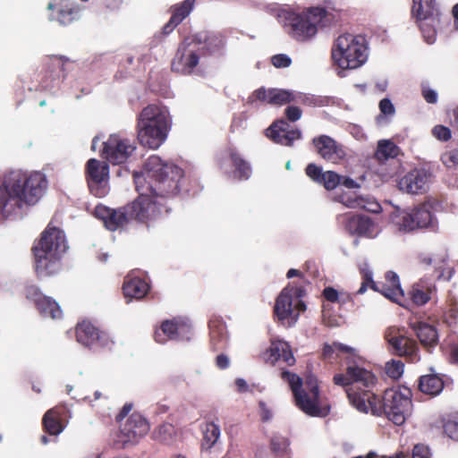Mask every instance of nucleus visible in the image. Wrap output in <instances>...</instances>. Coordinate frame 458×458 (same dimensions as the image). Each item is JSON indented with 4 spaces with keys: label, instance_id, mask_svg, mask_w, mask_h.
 <instances>
[{
    "label": "nucleus",
    "instance_id": "1",
    "mask_svg": "<svg viewBox=\"0 0 458 458\" xmlns=\"http://www.w3.org/2000/svg\"><path fill=\"white\" fill-rule=\"evenodd\" d=\"M323 356L327 360H344L345 372L335 374L333 381L345 389L351 404L359 411L378 415L383 409L388 420L398 426L403 425L411 414V391L404 386L386 390L381 407L380 399L371 392L376 377L370 370L362 368V358L352 347L337 342L326 344Z\"/></svg>",
    "mask_w": 458,
    "mask_h": 458
},
{
    "label": "nucleus",
    "instance_id": "2",
    "mask_svg": "<svg viewBox=\"0 0 458 458\" xmlns=\"http://www.w3.org/2000/svg\"><path fill=\"white\" fill-rule=\"evenodd\" d=\"M183 171L175 164L150 156L141 172L133 174L139 198L127 205L131 219L148 223L166 215L168 209L154 200V197H168L180 191Z\"/></svg>",
    "mask_w": 458,
    "mask_h": 458
},
{
    "label": "nucleus",
    "instance_id": "3",
    "mask_svg": "<svg viewBox=\"0 0 458 458\" xmlns=\"http://www.w3.org/2000/svg\"><path fill=\"white\" fill-rule=\"evenodd\" d=\"M47 188V180L43 173L8 171L0 183V216L4 218L21 216L26 207L38 202Z\"/></svg>",
    "mask_w": 458,
    "mask_h": 458
},
{
    "label": "nucleus",
    "instance_id": "4",
    "mask_svg": "<svg viewBox=\"0 0 458 458\" xmlns=\"http://www.w3.org/2000/svg\"><path fill=\"white\" fill-rule=\"evenodd\" d=\"M276 16L287 33L301 42L314 38L318 32V27L327 26L333 19V15L321 7H311L301 13L278 8Z\"/></svg>",
    "mask_w": 458,
    "mask_h": 458
},
{
    "label": "nucleus",
    "instance_id": "5",
    "mask_svg": "<svg viewBox=\"0 0 458 458\" xmlns=\"http://www.w3.org/2000/svg\"><path fill=\"white\" fill-rule=\"evenodd\" d=\"M67 249L64 231L48 225L33 248L38 276H47L55 274L60 269L61 259Z\"/></svg>",
    "mask_w": 458,
    "mask_h": 458
},
{
    "label": "nucleus",
    "instance_id": "6",
    "mask_svg": "<svg viewBox=\"0 0 458 458\" xmlns=\"http://www.w3.org/2000/svg\"><path fill=\"white\" fill-rule=\"evenodd\" d=\"M221 46V38L209 36L207 32L187 37L177 50L172 62V69L179 73L190 74L201 58L215 52Z\"/></svg>",
    "mask_w": 458,
    "mask_h": 458
},
{
    "label": "nucleus",
    "instance_id": "7",
    "mask_svg": "<svg viewBox=\"0 0 458 458\" xmlns=\"http://www.w3.org/2000/svg\"><path fill=\"white\" fill-rule=\"evenodd\" d=\"M172 120L168 109L159 105H148L138 117V139L149 148H159L166 140Z\"/></svg>",
    "mask_w": 458,
    "mask_h": 458
},
{
    "label": "nucleus",
    "instance_id": "8",
    "mask_svg": "<svg viewBox=\"0 0 458 458\" xmlns=\"http://www.w3.org/2000/svg\"><path fill=\"white\" fill-rule=\"evenodd\" d=\"M282 378L293 392L297 407L310 416H325L327 409L321 408L318 379L308 375L303 381L297 374L284 370Z\"/></svg>",
    "mask_w": 458,
    "mask_h": 458
},
{
    "label": "nucleus",
    "instance_id": "9",
    "mask_svg": "<svg viewBox=\"0 0 458 458\" xmlns=\"http://www.w3.org/2000/svg\"><path fill=\"white\" fill-rule=\"evenodd\" d=\"M332 58L341 69H357L368 59L365 38L352 34L340 35L332 48Z\"/></svg>",
    "mask_w": 458,
    "mask_h": 458
},
{
    "label": "nucleus",
    "instance_id": "10",
    "mask_svg": "<svg viewBox=\"0 0 458 458\" xmlns=\"http://www.w3.org/2000/svg\"><path fill=\"white\" fill-rule=\"evenodd\" d=\"M304 289L289 284L285 286L276 300L274 312L282 325L291 327L299 319L301 312L306 310V304L301 298Z\"/></svg>",
    "mask_w": 458,
    "mask_h": 458
},
{
    "label": "nucleus",
    "instance_id": "11",
    "mask_svg": "<svg viewBox=\"0 0 458 458\" xmlns=\"http://www.w3.org/2000/svg\"><path fill=\"white\" fill-rule=\"evenodd\" d=\"M256 99L279 106L291 101L308 106H327L333 103V99L326 96L305 94L280 89H266L264 88L257 89L249 98L250 102H254Z\"/></svg>",
    "mask_w": 458,
    "mask_h": 458
},
{
    "label": "nucleus",
    "instance_id": "12",
    "mask_svg": "<svg viewBox=\"0 0 458 458\" xmlns=\"http://www.w3.org/2000/svg\"><path fill=\"white\" fill-rule=\"evenodd\" d=\"M385 338L394 353L404 356L411 362L420 360L418 344L415 340L406 335L404 327H388L385 332Z\"/></svg>",
    "mask_w": 458,
    "mask_h": 458
},
{
    "label": "nucleus",
    "instance_id": "13",
    "mask_svg": "<svg viewBox=\"0 0 458 458\" xmlns=\"http://www.w3.org/2000/svg\"><path fill=\"white\" fill-rule=\"evenodd\" d=\"M136 147L131 140L119 134H112L103 142L101 156L113 165L125 163L135 151Z\"/></svg>",
    "mask_w": 458,
    "mask_h": 458
},
{
    "label": "nucleus",
    "instance_id": "14",
    "mask_svg": "<svg viewBox=\"0 0 458 458\" xmlns=\"http://www.w3.org/2000/svg\"><path fill=\"white\" fill-rule=\"evenodd\" d=\"M87 174L90 192L98 198L105 197L109 191L108 165L106 162L91 158L87 163Z\"/></svg>",
    "mask_w": 458,
    "mask_h": 458
},
{
    "label": "nucleus",
    "instance_id": "15",
    "mask_svg": "<svg viewBox=\"0 0 458 458\" xmlns=\"http://www.w3.org/2000/svg\"><path fill=\"white\" fill-rule=\"evenodd\" d=\"M191 325L188 319L174 318L164 321L155 331V341L165 344L168 340L188 341L191 337Z\"/></svg>",
    "mask_w": 458,
    "mask_h": 458
},
{
    "label": "nucleus",
    "instance_id": "16",
    "mask_svg": "<svg viewBox=\"0 0 458 458\" xmlns=\"http://www.w3.org/2000/svg\"><path fill=\"white\" fill-rule=\"evenodd\" d=\"M76 338L78 343L94 351L111 349L114 341L110 335L103 331H98L92 324L82 322L76 327Z\"/></svg>",
    "mask_w": 458,
    "mask_h": 458
},
{
    "label": "nucleus",
    "instance_id": "17",
    "mask_svg": "<svg viewBox=\"0 0 458 458\" xmlns=\"http://www.w3.org/2000/svg\"><path fill=\"white\" fill-rule=\"evenodd\" d=\"M432 174L425 168H415L401 176L398 189L407 194L417 195L425 193L431 182Z\"/></svg>",
    "mask_w": 458,
    "mask_h": 458
},
{
    "label": "nucleus",
    "instance_id": "18",
    "mask_svg": "<svg viewBox=\"0 0 458 458\" xmlns=\"http://www.w3.org/2000/svg\"><path fill=\"white\" fill-rule=\"evenodd\" d=\"M337 222L350 233L368 238H374L377 234L375 223L368 216H356L352 212H347L338 215Z\"/></svg>",
    "mask_w": 458,
    "mask_h": 458
},
{
    "label": "nucleus",
    "instance_id": "19",
    "mask_svg": "<svg viewBox=\"0 0 458 458\" xmlns=\"http://www.w3.org/2000/svg\"><path fill=\"white\" fill-rule=\"evenodd\" d=\"M95 216L103 221L106 229L115 231L123 228L131 220L128 207L112 209L104 205H98L94 211Z\"/></svg>",
    "mask_w": 458,
    "mask_h": 458
},
{
    "label": "nucleus",
    "instance_id": "20",
    "mask_svg": "<svg viewBox=\"0 0 458 458\" xmlns=\"http://www.w3.org/2000/svg\"><path fill=\"white\" fill-rule=\"evenodd\" d=\"M26 296L34 301L41 316L53 319L62 317V310L59 304L51 297L44 295L37 286H28Z\"/></svg>",
    "mask_w": 458,
    "mask_h": 458
},
{
    "label": "nucleus",
    "instance_id": "21",
    "mask_svg": "<svg viewBox=\"0 0 458 458\" xmlns=\"http://www.w3.org/2000/svg\"><path fill=\"white\" fill-rule=\"evenodd\" d=\"M314 147L321 157L333 163L344 158L346 153L343 145L337 143L327 135H320L312 140Z\"/></svg>",
    "mask_w": 458,
    "mask_h": 458
},
{
    "label": "nucleus",
    "instance_id": "22",
    "mask_svg": "<svg viewBox=\"0 0 458 458\" xmlns=\"http://www.w3.org/2000/svg\"><path fill=\"white\" fill-rule=\"evenodd\" d=\"M149 424L140 413H132L126 421L121 425V435L126 439L124 442H136L149 431Z\"/></svg>",
    "mask_w": 458,
    "mask_h": 458
},
{
    "label": "nucleus",
    "instance_id": "23",
    "mask_svg": "<svg viewBox=\"0 0 458 458\" xmlns=\"http://www.w3.org/2000/svg\"><path fill=\"white\" fill-rule=\"evenodd\" d=\"M266 135L274 142L284 146H291L295 140H299L301 132L298 129L290 130L286 121L280 120L272 123L266 131Z\"/></svg>",
    "mask_w": 458,
    "mask_h": 458
},
{
    "label": "nucleus",
    "instance_id": "24",
    "mask_svg": "<svg viewBox=\"0 0 458 458\" xmlns=\"http://www.w3.org/2000/svg\"><path fill=\"white\" fill-rule=\"evenodd\" d=\"M47 9L51 12L48 18L55 21L60 25L66 26L79 19L81 8L78 5L69 3H49Z\"/></svg>",
    "mask_w": 458,
    "mask_h": 458
},
{
    "label": "nucleus",
    "instance_id": "25",
    "mask_svg": "<svg viewBox=\"0 0 458 458\" xmlns=\"http://www.w3.org/2000/svg\"><path fill=\"white\" fill-rule=\"evenodd\" d=\"M262 359L271 364L284 361L286 365L292 366L295 362L290 345L283 340L271 341L269 348L262 353Z\"/></svg>",
    "mask_w": 458,
    "mask_h": 458
},
{
    "label": "nucleus",
    "instance_id": "26",
    "mask_svg": "<svg viewBox=\"0 0 458 458\" xmlns=\"http://www.w3.org/2000/svg\"><path fill=\"white\" fill-rule=\"evenodd\" d=\"M224 158H228L234 166L233 176L239 180H247L251 174V166L238 149L233 146L228 147L224 152Z\"/></svg>",
    "mask_w": 458,
    "mask_h": 458
},
{
    "label": "nucleus",
    "instance_id": "27",
    "mask_svg": "<svg viewBox=\"0 0 458 458\" xmlns=\"http://www.w3.org/2000/svg\"><path fill=\"white\" fill-rule=\"evenodd\" d=\"M391 225L400 233H410L415 230L411 209L394 207L390 214Z\"/></svg>",
    "mask_w": 458,
    "mask_h": 458
},
{
    "label": "nucleus",
    "instance_id": "28",
    "mask_svg": "<svg viewBox=\"0 0 458 458\" xmlns=\"http://www.w3.org/2000/svg\"><path fill=\"white\" fill-rule=\"evenodd\" d=\"M436 292L434 284L427 279H421L412 285L411 290V297L412 301L421 306L426 304Z\"/></svg>",
    "mask_w": 458,
    "mask_h": 458
},
{
    "label": "nucleus",
    "instance_id": "29",
    "mask_svg": "<svg viewBox=\"0 0 458 458\" xmlns=\"http://www.w3.org/2000/svg\"><path fill=\"white\" fill-rule=\"evenodd\" d=\"M411 327L416 333L420 344L427 347H434L438 342V334L436 327L425 322H414Z\"/></svg>",
    "mask_w": 458,
    "mask_h": 458
},
{
    "label": "nucleus",
    "instance_id": "30",
    "mask_svg": "<svg viewBox=\"0 0 458 458\" xmlns=\"http://www.w3.org/2000/svg\"><path fill=\"white\" fill-rule=\"evenodd\" d=\"M210 344L214 351L223 350L228 344V332L225 324L219 319L209 323Z\"/></svg>",
    "mask_w": 458,
    "mask_h": 458
},
{
    "label": "nucleus",
    "instance_id": "31",
    "mask_svg": "<svg viewBox=\"0 0 458 458\" xmlns=\"http://www.w3.org/2000/svg\"><path fill=\"white\" fill-rule=\"evenodd\" d=\"M63 414L64 409L60 407L52 408L45 413L43 426L48 434L58 436L64 431V426L61 423Z\"/></svg>",
    "mask_w": 458,
    "mask_h": 458
},
{
    "label": "nucleus",
    "instance_id": "32",
    "mask_svg": "<svg viewBox=\"0 0 458 458\" xmlns=\"http://www.w3.org/2000/svg\"><path fill=\"white\" fill-rule=\"evenodd\" d=\"M123 293L129 299H141L149 290L148 284L139 277L127 276L123 286Z\"/></svg>",
    "mask_w": 458,
    "mask_h": 458
},
{
    "label": "nucleus",
    "instance_id": "33",
    "mask_svg": "<svg viewBox=\"0 0 458 458\" xmlns=\"http://www.w3.org/2000/svg\"><path fill=\"white\" fill-rule=\"evenodd\" d=\"M415 229L435 226V218L428 204L423 203L411 208Z\"/></svg>",
    "mask_w": 458,
    "mask_h": 458
},
{
    "label": "nucleus",
    "instance_id": "34",
    "mask_svg": "<svg viewBox=\"0 0 458 458\" xmlns=\"http://www.w3.org/2000/svg\"><path fill=\"white\" fill-rule=\"evenodd\" d=\"M419 388L423 394L435 396L442 392L444 382L437 375H425L420 377Z\"/></svg>",
    "mask_w": 458,
    "mask_h": 458
},
{
    "label": "nucleus",
    "instance_id": "35",
    "mask_svg": "<svg viewBox=\"0 0 458 458\" xmlns=\"http://www.w3.org/2000/svg\"><path fill=\"white\" fill-rule=\"evenodd\" d=\"M399 150L398 146L394 142L389 140H381L377 143L375 157L378 161L394 158L398 156Z\"/></svg>",
    "mask_w": 458,
    "mask_h": 458
},
{
    "label": "nucleus",
    "instance_id": "36",
    "mask_svg": "<svg viewBox=\"0 0 458 458\" xmlns=\"http://www.w3.org/2000/svg\"><path fill=\"white\" fill-rule=\"evenodd\" d=\"M220 437V428L214 422L206 424L203 430V447L211 448Z\"/></svg>",
    "mask_w": 458,
    "mask_h": 458
},
{
    "label": "nucleus",
    "instance_id": "37",
    "mask_svg": "<svg viewBox=\"0 0 458 458\" xmlns=\"http://www.w3.org/2000/svg\"><path fill=\"white\" fill-rule=\"evenodd\" d=\"M153 434L156 440L166 445H171L174 439L175 428L172 424L165 423L160 425Z\"/></svg>",
    "mask_w": 458,
    "mask_h": 458
},
{
    "label": "nucleus",
    "instance_id": "38",
    "mask_svg": "<svg viewBox=\"0 0 458 458\" xmlns=\"http://www.w3.org/2000/svg\"><path fill=\"white\" fill-rule=\"evenodd\" d=\"M412 12L419 19H424L433 13L435 0H412Z\"/></svg>",
    "mask_w": 458,
    "mask_h": 458
},
{
    "label": "nucleus",
    "instance_id": "39",
    "mask_svg": "<svg viewBox=\"0 0 458 458\" xmlns=\"http://www.w3.org/2000/svg\"><path fill=\"white\" fill-rule=\"evenodd\" d=\"M360 273L362 276V283L355 294H363L369 286H370L374 291L378 290V284L373 281V272L368 264H364L360 267Z\"/></svg>",
    "mask_w": 458,
    "mask_h": 458
},
{
    "label": "nucleus",
    "instance_id": "40",
    "mask_svg": "<svg viewBox=\"0 0 458 458\" xmlns=\"http://www.w3.org/2000/svg\"><path fill=\"white\" fill-rule=\"evenodd\" d=\"M195 0H185L181 5L175 6L172 14V22L181 23L191 12Z\"/></svg>",
    "mask_w": 458,
    "mask_h": 458
},
{
    "label": "nucleus",
    "instance_id": "41",
    "mask_svg": "<svg viewBox=\"0 0 458 458\" xmlns=\"http://www.w3.org/2000/svg\"><path fill=\"white\" fill-rule=\"evenodd\" d=\"M436 11V4L434 5V11L433 13H435ZM411 13H413L411 11ZM416 18L417 20L419 21H426L428 20V18H430L434 13H432L431 15H429L428 17L427 18H422V19H419L414 13H412ZM420 28L421 30V33L423 35V38L425 39V41L428 44H433L435 41H436V38H437V32H436V30L434 28H432L428 22L426 21H421L420 24Z\"/></svg>",
    "mask_w": 458,
    "mask_h": 458
},
{
    "label": "nucleus",
    "instance_id": "42",
    "mask_svg": "<svg viewBox=\"0 0 458 458\" xmlns=\"http://www.w3.org/2000/svg\"><path fill=\"white\" fill-rule=\"evenodd\" d=\"M376 291L381 293L387 299L398 303L399 299L403 296V292L401 287H391L386 284H381L378 285V290Z\"/></svg>",
    "mask_w": 458,
    "mask_h": 458
},
{
    "label": "nucleus",
    "instance_id": "43",
    "mask_svg": "<svg viewBox=\"0 0 458 458\" xmlns=\"http://www.w3.org/2000/svg\"><path fill=\"white\" fill-rule=\"evenodd\" d=\"M404 365L401 360H392L386 363V373L392 378L397 379L403 373Z\"/></svg>",
    "mask_w": 458,
    "mask_h": 458
},
{
    "label": "nucleus",
    "instance_id": "44",
    "mask_svg": "<svg viewBox=\"0 0 458 458\" xmlns=\"http://www.w3.org/2000/svg\"><path fill=\"white\" fill-rule=\"evenodd\" d=\"M342 177L335 172L327 171L323 174L321 184L325 186L327 190H333L340 184Z\"/></svg>",
    "mask_w": 458,
    "mask_h": 458
},
{
    "label": "nucleus",
    "instance_id": "45",
    "mask_svg": "<svg viewBox=\"0 0 458 458\" xmlns=\"http://www.w3.org/2000/svg\"><path fill=\"white\" fill-rule=\"evenodd\" d=\"M270 443L272 450L276 454L284 452L289 445L288 439L279 434H275Z\"/></svg>",
    "mask_w": 458,
    "mask_h": 458
},
{
    "label": "nucleus",
    "instance_id": "46",
    "mask_svg": "<svg viewBox=\"0 0 458 458\" xmlns=\"http://www.w3.org/2000/svg\"><path fill=\"white\" fill-rule=\"evenodd\" d=\"M441 160L447 167L458 165V149H452L442 154Z\"/></svg>",
    "mask_w": 458,
    "mask_h": 458
},
{
    "label": "nucleus",
    "instance_id": "47",
    "mask_svg": "<svg viewBox=\"0 0 458 458\" xmlns=\"http://www.w3.org/2000/svg\"><path fill=\"white\" fill-rule=\"evenodd\" d=\"M444 432L451 439L458 441V421L447 420L444 423Z\"/></svg>",
    "mask_w": 458,
    "mask_h": 458
},
{
    "label": "nucleus",
    "instance_id": "48",
    "mask_svg": "<svg viewBox=\"0 0 458 458\" xmlns=\"http://www.w3.org/2000/svg\"><path fill=\"white\" fill-rule=\"evenodd\" d=\"M271 62L276 68H286L291 65L292 59L285 54H278L272 56Z\"/></svg>",
    "mask_w": 458,
    "mask_h": 458
},
{
    "label": "nucleus",
    "instance_id": "49",
    "mask_svg": "<svg viewBox=\"0 0 458 458\" xmlns=\"http://www.w3.org/2000/svg\"><path fill=\"white\" fill-rule=\"evenodd\" d=\"M306 174L313 181L320 183L324 173L322 172L321 167H319L314 164H310L306 167Z\"/></svg>",
    "mask_w": 458,
    "mask_h": 458
},
{
    "label": "nucleus",
    "instance_id": "50",
    "mask_svg": "<svg viewBox=\"0 0 458 458\" xmlns=\"http://www.w3.org/2000/svg\"><path fill=\"white\" fill-rule=\"evenodd\" d=\"M361 199L362 197H356L354 195H344L341 197L343 205L350 208H360Z\"/></svg>",
    "mask_w": 458,
    "mask_h": 458
},
{
    "label": "nucleus",
    "instance_id": "51",
    "mask_svg": "<svg viewBox=\"0 0 458 458\" xmlns=\"http://www.w3.org/2000/svg\"><path fill=\"white\" fill-rule=\"evenodd\" d=\"M433 135L439 140L446 141L451 139V131L443 125H437L432 130Z\"/></svg>",
    "mask_w": 458,
    "mask_h": 458
},
{
    "label": "nucleus",
    "instance_id": "52",
    "mask_svg": "<svg viewBox=\"0 0 458 458\" xmlns=\"http://www.w3.org/2000/svg\"><path fill=\"white\" fill-rule=\"evenodd\" d=\"M360 208L365 209L371 213H377L380 210V205L372 199L363 198L361 199Z\"/></svg>",
    "mask_w": 458,
    "mask_h": 458
},
{
    "label": "nucleus",
    "instance_id": "53",
    "mask_svg": "<svg viewBox=\"0 0 458 458\" xmlns=\"http://www.w3.org/2000/svg\"><path fill=\"white\" fill-rule=\"evenodd\" d=\"M379 109L381 114L387 116H394L395 108L389 98H383L379 102Z\"/></svg>",
    "mask_w": 458,
    "mask_h": 458
},
{
    "label": "nucleus",
    "instance_id": "54",
    "mask_svg": "<svg viewBox=\"0 0 458 458\" xmlns=\"http://www.w3.org/2000/svg\"><path fill=\"white\" fill-rule=\"evenodd\" d=\"M445 321L452 325L458 321V306L455 304H450L447 310L445 312Z\"/></svg>",
    "mask_w": 458,
    "mask_h": 458
},
{
    "label": "nucleus",
    "instance_id": "55",
    "mask_svg": "<svg viewBox=\"0 0 458 458\" xmlns=\"http://www.w3.org/2000/svg\"><path fill=\"white\" fill-rule=\"evenodd\" d=\"M259 407L261 420L264 422L271 420L273 418L272 409L264 401L259 402Z\"/></svg>",
    "mask_w": 458,
    "mask_h": 458
},
{
    "label": "nucleus",
    "instance_id": "56",
    "mask_svg": "<svg viewBox=\"0 0 458 458\" xmlns=\"http://www.w3.org/2000/svg\"><path fill=\"white\" fill-rule=\"evenodd\" d=\"M285 115L287 119L291 122H296L301 117V110L295 106H288L285 111Z\"/></svg>",
    "mask_w": 458,
    "mask_h": 458
},
{
    "label": "nucleus",
    "instance_id": "57",
    "mask_svg": "<svg viewBox=\"0 0 458 458\" xmlns=\"http://www.w3.org/2000/svg\"><path fill=\"white\" fill-rule=\"evenodd\" d=\"M429 449L424 445H416L412 450L411 458H429Z\"/></svg>",
    "mask_w": 458,
    "mask_h": 458
},
{
    "label": "nucleus",
    "instance_id": "58",
    "mask_svg": "<svg viewBox=\"0 0 458 458\" xmlns=\"http://www.w3.org/2000/svg\"><path fill=\"white\" fill-rule=\"evenodd\" d=\"M323 295L330 302H337L340 298V293L333 287H326L323 291Z\"/></svg>",
    "mask_w": 458,
    "mask_h": 458
},
{
    "label": "nucleus",
    "instance_id": "59",
    "mask_svg": "<svg viewBox=\"0 0 458 458\" xmlns=\"http://www.w3.org/2000/svg\"><path fill=\"white\" fill-rule=\"evenodd\" d=\"M422 95L425 100L429 104H436L437 102V93L435 89L424 88Z\"/></svg>",
    "mask_w": 458,
    "mask_h": 458
},
{
    "label": "nucleus",
    "instance_id": "60",
    "mask_svg": "<svg viewBox=\"0 0 458 458\" xmlns=\"http://www.w3.org/2000/svg\"><path fill=\"white\" fill-rule=\"evenodd\" d=\"M386 280L387 283L386 285H389L391 287H401L399 276L396 273L393 271H388L386 274Z\"/></svg>",
    "mask_w": 458,
    "mask_h": 458
},
{
    "label": "nucleus",
    "instance_id": "61",
    "mask_svg": "<svg viewBox=\"0 0 458 458\" xmlns=\"http://www.w3.org/2000/svg\"><path fill=\"white\" fill-rule=\"evenodd\" d=\"M216 364L221 369H227L230 364L229 358L225 354H219L216 359Z\"/></svg>",
    "mask_w": 458,
    "mask_h": 458
},
{
    "label": "nucleus",
    "instance_id": "62",
    "mask_svg": "<svg viewBox=\"0 0 458 458\" xmlns=\"http://www.w3.org/2000/svg\"><path fill=\"white\" fill-rule=\"evenodd\" d=\"M235 386L237 387V391L239 393H246L250 391V386L248 385L245 379L243 378H236Z\"/></svg>",
    "mask_w": 458,
    "mask_h": 458
},
{
    "label": "nucleus",
    "instance_id": "63",
    "mask_svg": "<svg viewBox=\"0 0 458 458\" xmlns=\"http://www.w3.org/2000/svg\"><path fill=\"white\" fill-rule=\"evenodd\" d=\"M340 183L348 189H355L360 187V185L353 179L349 177H342Z\"/></svg>",
    "mask_w": 458,
    "mask_h": 458
},
{
    "label": "nucleus",
    "instance_id": "64",
    "mask_svg": "<svg viewBox=\"0 0 458 458\" xmlns=\"http://www.w3.org/2000/svg\"><path fill=\"white\" fill-rule=\"evenodd\" d=\"M450 359L453 363L458 364V344L452 346Z\"/></svg>",
    "mask_w": 458,
    "mask_h": 458
}]
</instances>
